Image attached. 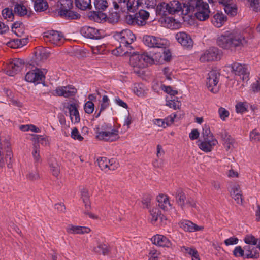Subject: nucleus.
I'll list each match as a JSON object with an SVG mask.
<instances>
[{
    "label": "nucleus",
    "instance_id": "f257e3e1",
    "mask_svg": "<svg viewBox=\"0 0 260 260\" xmlns=\"http://www.w3.org/2000/svg\"><path fill=\"white\" fill-rule=\"evenodd\" d=\"M193 12L198 20L205 21L209 18L211 11L204 0H189L183 4L182 14L191 15Z\"/></svg>",
    "mask_w": 260,
    "mask_h": 260
},
{
    "label": "nucleus",
    "instance_id": "f03ea898",
    "mask_svg": "<svg viewBox=\"0 0 260 260\" xmlns=\"http://www.w3.org/2000/svg\"><path fill=\"white\" fill-rule=\"evenodd\" d=\"M119 45L112 50V54L116 56H121L133 50L132 44L136 40L134 34L129 29H124L120 32H116L114 35Z\"/></svg>",
    "mask_w": 260,
    "mask_h": 260
},
{
    "label": "nucleus",
    "instance_id": "7ed1b4c3",
    "mask_svg": "<svg viewBox=\"0 0 260 260\" xmlns=\"http://www.w3.org/2000/svg\"><path fill=\"white\" fill-rule=\"evenodd\" d=\"M246 42L244 37L234 30L224 32L217 40V45L226 50H232L236 47L243 46Z\"/></svg>",
    "mask_w": 260,
    "mask_h": 260
},
{
    "label": "nucleus",
    "instance_id": "20e7f679",
    "mask_svg": "<svg viewBox=\"0 0 260 260\" xmlns=\"http://www.w3.org/2000/svg\"><path fill=\"white\" fill-rule=\"evenodd\" d=\"M95 138L104 142H114L119 138V131L110 124H104L95 130Z\"/></svg>",
    "mask_w": 260,
    "mask_h": 260
},
{
    "label": "nucleus",
    "instance_id": "39448f33",
    "mask_svg": "<svg viewBox=\"0 0 260 260\" xmlns=\"http://www.w3.org/2000/svg\"><path fill=\"white\" fill-rule=\"evenodd\" d=\"M183 6L177 1H173L169 3H162L158 4L156 7V12L159 16H166L167 13L174 14L181 10Z\"/></svg>",
    "mask_w": 260,
    "mask_h": 260
},
{
    "label": "nucleus",
    "instance_id": "423d86ee",
    "mask_svg": "<svg viewBox=\"0 0 260 260\" xmlns=\"http://www.w3.org/2000/svg\"><path fill=\"white\" fill-rule=\"evenodd\" d=\"M154 60L147 53L135 54L130 58V63L134 68H143L148 64H153Z\"/></svg>",
    "mask_w": 260,
    "mask_h": 260
},
{
    "label": "nucleus",
    "instance_id": "0eeeda50",
    "mask_svg": "<svg viewBox=\"0 0 260 260\" xmlns=\"http://www.w3.org/2000/svg\"><path fill=\"white\" fill-rule=\"evenodd\" d=\"M144 44L150 48L166 49L169 45L168 40L153 36L145 35L143 37Z\"/></svg>",
    "mask_w": 260,
    "mask_h": 260
},
{
    "label": "nucleus",
    "instance_id": "6e6552de",
    "mask_svg": "<svg viewBox=\"0 0 260 260\" xmlns=\"http://www.w3.org/2000/svg\"><path fill=\"white\" fill-rule=\"evenodd\" d=\"M47 72L46 69L36 68L31 71L28 72L25 75V80L26 81L33 83L35 85L40 84L44 81L45 75Z\"/></svg>",
    "mask_w": 260,
    "mask_h": 260
},
{
    "label": "nucleus",
    "instance_id": "1a4fd4ad",
    "mask_svg": "<svg viewBox=\"0 0 260 260\" xmlns=\"http://www.w3.org/2000/svg\"><path fill=\"white\" fill-rule=\"evenodd\" d=\"M231 72L236 76H238L244 81L249 79V72L247 66L239 62H233L230 65Z\"/></svg>",
    "mask_w": 260,
    "mask_h": 260
},
{
    "label": "nucleus",
    "instance_id": "9d476101",
    "mask_svg": "<svg viewBox=\"0 0 260 260\" xmlns=\"http://www.w3.org/2000/svg\"><path fill=\"white\" fill-rule=\"evenodd\" d=\"M44 41L55 45L60 46L64 41L62 34L56 30H48L45 32L43 36Z\"/></svg>",
    "mask_w": 260,
    "mask_h": 260
},
{
    "label": "nucleus",
    "instance_id": "9b49d317",
    "mask_svg": "<svg viewBox=\"0 0 260 260\" xmlns=\"http://www.w3.org/2000/svg\"><path fill=\"white\" fill-rule=\"evenodd\" d=\"M221 57L220 52L216 47H210L204 51L200 56L201 62H209L216 61L220 59Z\"/></svg>",
    "mask_w": 260,
    "mask_h": 260
},
{
    "label": "nucleus",
    "instance_id": "f8f14e48",
    "mask_svg": "<svg viewBox=\"0 0 260 260\" xmlns=\"http://www.w3.org/2000/svg\"><path fill=\"white\" fill-rule=\"evenodd\" d=\"M218 143V140L214 136H209L208 138L199 140L198 146L202 151L208 153L211 152Z\"/></svg>",
    "mask_w": 260,
    "mask_h": 260
},
{
    "label": "nucleus",
    "instance_id": "ddd939ff",
    "mask_svg": "<svg viewBox=\"0 0 260 260\" xmlns=\"http://www.w3.org/2000/svg\"><path fill=\"white\" fill-rule=\"evenodd\" d=\"M219 74L215 70L210 71L208 74L207 79V87L209 91L213 93H216L219 91L217 85L219 79Z\"/></svg>",
    "mask_w": 260,
    "mask_h": 260
},
{
    "label": "nucleus",
    "instance_id": "4468645a",
    "mask_svg": "<svg viewBox=\"0 0 260 260\" xmlns=\"http://www.w3.org/2000/svg\"><path fill=\"white\" fill-rule=\"evenodd\" d=\"M219 136L222 141V144L228 152H231L235 148L236 144L235 140L225 130H222Z\"/></svg>",
    "mask_w": 260,
    "mask_h": 260
},
{
    "label": "nucleus",
    "instance_id": "2eb2a0df",
    "mask_svg": "<svg viewBox=\"0 0 260 260\" xmlns=\"http://www.w3.org/2000/svg\"><path fill=\"white\" fill-rule=\"evenodd\" d=\"M24 62L19 58L14 59L7 66L6 74L13 76L17 72L21 71L23 67Z\"/></svg>",
    "mask_w": 260,
    "mask_h": 260
},
{
    "label": "nucleus",
    "instance_id": "dca6fc26",
    "mask_svg": "<svg viewBox=\"0 0 260 260\" xmlns=\"http://www.w3.org/2000/svg\"><path fill=\"white\" fill-rule=\"evenodd\" d=\"M76 92V89L72 85L59 86L54 91L53 95L68 98L74 95Z\"/></svg>",
    "mask_w": 260,
    "mask_h": 260
},
{
    "label": "nucleus",
    "instance_id": "f3484780",
    "mask_svg": "<svg viewBox=\"0 0 260 260\" xmlns=\"http://www.w3.org/2000/svg\"><path fill=\"white\" fill-rule=\"evenodd\" d=\"M246 259H257L260 256V241L256 245H245Z\"/></svg>",
    "mask_w": 260,
    "mask_h": 260
},
{
    "label": "nucleus",
    "instance_id": "a211bd4d",
    "mask_svg": "<svg viewBox=\"0 0 260 260\" xmlns=\"http://www.w3.org/2000/svg\"><path fill=\"white\" fill-rule=\"evenodd\" d=\"M176 39L182 46L187 48H191L193 41L190 36L185 32H179L176 34Z\"/></svg>",
    "mask_w": 260,
    "mask_h": 260
},
{
    "label": "nucleus",
    "instance_id": "6ab92c4d",
    "mask_svg": "<svg viewBox=\"0 0 260 260\" xmlns=\"http://www.w3.org/2000/svg\"><path fill=\"white\" fill-rule=\"evenodd\" d=\"M179 226L185 232H194L202 231L204 227L198 226L192 222L188 220H182L179 222Z\"/></svg>",
    "mask_w": 260,
    "mask_h": 260
},
{
    "label": "nucleus",
    "instance_id": "aec40b11",
    "mask_svg": "<svg viewBox=\"0 0 260 260\" xmlns=\"http://www.w3.org/2000/svg\"><path fill=\"white\" fill-rule=\"evenodd\" d=\"M80 32L83 36L87 38L91 39H99L101 38L99 30L94 27L84 26L81 29Z\"/></svg>",
    "mask_w": 260,
    "mask_h": 260
},
{
    "label": "nucleus",
    "instance_id": "412c9836",
    "mask_svg": "<svg viewBox=\"0 0 260 260\" xmlns=\"http://www.w3.org/2000/svg\"><path fill=\"white\" fill-rule=\"evenodd\" d=\"M219 3L223 5L224 11L228 15L234 16L237 14V7L232 0H219Z\"/></svg>",
    "mask_w": 260,
    "mask_h": 260
},
{
    "label": "nucleus",
    "instance_id": "4be33fe9",
    "mask_svg": "<svg viewBox=\"0 0 260 260\" xmlns=\"http://www.w3.org/2000/svg\"><path fill=\"white\" fill-rule=\"evenodd\" d=\"M151 241L153 244L160 247H169L171 245L170 240L162 235L157 234L153 236L151 238Z\"/></svg>",
    "mask_w": 260,
    "mask_h": 260
},
{
    "label": "nucleus",
    "instance_id": "5701e85b",
    "mask_svg": "<svg viewBox=\"0 0 260 260\" xmlns=\"http://www.w3.org/2000/svg\"><path fill=\"white\" fill-rule=\"evenodd\" d=\"M57 5L58 15L61 16L72 9L73 2L72 0H59Z\"/></svg>",
    "mask_w": 260,
    "mask_h": 260
},
{
    "label": "nucleus",
    "instance_id": "b1692460",
    "mask_svg": "<svg viewBox=\"0 0 260 260\" xmlns=\"http://www.w3.org/2000/svg\"><path fill=\"white\" fill-rule=\"evenodd\" d=\"M12 156V152L9 149L6 150L5 154L0 150V167H3L6 164L8 168H11Z\"/></svg>",
    "mask_w": 260,
    "mask_h": 260
},
{
    "label": "nucleus",
    "instance_id": "393cba45",
    "mask_svg": "<svg viewBox=\"0 0 260 260\" xmlns=\"http://www.w3.org/2000/svg\"><path fill=\"white\" fill-rule=\"evenodd\" d=\"M66 231L70 234H83L85 233H89L90 231V229L86 226L69 224L66 228Z\"/></svg>",
    "mask_w": 260,
    "mask_h": 260
},
{
    "label": "nucleus",
    "instance_id": "a878e982",
    "mask_svg": "<svg viewBox=\"0 0 260 260\" xmlns=\"http://www.w3.org/2000/svg\"><path fill=\"white\" fill-rule=\"evenodd\" d=\"M176 201L178 204L182 208H183L186 205H189L190 206H194L195 205V203L193 200L192 201H185L186 197L185 193L182 191V189H179L177 190L176 193Z\"/></svg>",
    "mask_w": 260,
    "mask_h": 260
},
{
    "label": "nucleus",
    "instance_id": "bb28decb",
    "mask_svg": "<svg viewBox=\"0 0 260 260\" xmlns=\"http://www.w3.org/2000/svg\"><path fill=\"white\" fill-rule=\"evenodd\" d=\"M149 16V13L143 9H140L135 14L136 25L143 26L146 23V20Z\"/></svg>",
    "mask_w": 260,
    "mask_h": 260
},
{
    "label": "nucleus",
    "instance_id": "cd10ccee",
    "mask_svg": "<svg viewBox=\"0 0 260 260\" xmlns=\"http://www.w3.org/2000/svg\"><path fill=\"white\" fill-rule=\"evenodd\" d=\"M159 207L164 211H168L171 208V204L169 197L166 194H159L157 197Z\"/></svg>",
    "mask_w": 260,
    "mask_h": 260
},
{
    "label": "nucleus",
    "instance_id": "c85d7f7f",
    "mask_svg": "<svg viewBox=\"0 0 260 260\" xmlns=\"http://www.w3.org/2000/svg\"><path fill=\"white\" fill-rule=\"evenodd\" d=\"M226 21V16L222 13L219 12L214 14L211 20L212 24L218 28L223 26Z\"/></svg>",
    "mask_w": 260,
    "mask_h": 260
},
{
    "label": "nucleus",
    "instance_id": "c756f323",
    "mask_svg": "<svg viewBox=\"0 0 260 260\" xmlns=\"http://www.w3.org/2000/svg\"><path fill=\"white\" fill-rule=\"evenodd\" d=\"M31 154L35 166L41 164L42 159L40 155V147L38 143L34 144Z\"/></svg>",
    "mask_w": 260,
    "mask_h": 260
},
{
    "label": "nucleus",
    "instance_id": "7c9ffc66",
    "mask_svg": "<svg viewBox=\"0 0 260 260\" xmlns=\"http://www.w3.org/2000/svg\"><path fill=\"white\" fill-rule=\"evenodd\" d=\"M70 117L72 123H78L80 120V116L77 108L75 104H71L68 106Z\"/></svg>",
    "mask_w": 260,
    "mask_h": 260
},
{
    "label": "nucleus",
    "instance_id": "2f4dec72",
    "mask_svg": "<svg viewBox=\"0 0 260 260\" xmlns=\"http://www.w3.org/2000/svg\"><path fill=\"white\" fill-rule=\"evenodd\" d=\"M232 197L238 204L242 203V193L240 187L238 185H234L232 187L231 191Z\"/></svg>",
    "mask_w": 260,
    "mask_h": 260
},
{
    "label": "nucleus",
    "instance_id": "473e14b6",
    "mask_svg": "<svg viewBox=\"0 0 260 260\" xmlns=\"http://www.w3.org/2000/svg\"><path fill=\"white\" fill-rule=\"evenodd\" d=\"M34 3V9L37 12H42L48 8V3L44 0H32Z\"/></svg>",
    "mask_w": 260,
    "mask_h": 260
},
{
    "label": "nucleus",
    "instance_id": "72a5a7b5",
    "mask_svg": "<svg viewBox=\"0 0 260 260\" xmlns=\"http://www.w3.org/2000/svg\"><path fill=\"white\" fill-rule=\"evenodd\" d=\"M36 56L39 58L40 60L43 61L47 59L49 56L50 53L46 48L39 47L35 52Z\"/></svg>",
    "mask_w": 260,
    "mask_h": 260
},
{
    "label": "nucleus",
    "instance_id": "f704fd0d",
    "mask_svg": "<svg viewBox=\"0 0 260 260\" xmlns=\"http://www.w3.org/2000/svg\"><path fill=\"white\" fill-rule=\"evenodd\" d=\"M49 166L53 175L58 176L60 173V168L55 159H51L49 161Z\"/></svg>",
    "mask_w": 260,
    "mask_h": 260
},
{
    "label": "nucleus",
    "instance_id": "c9c22d12",
    "mask_svg": "<svg viewBox=\"0 0 260 260\" xmlns=\"http://www.w3.org/2000/svg\"><path fill=\"white\" fill-rule=\"evenodd\" d=\"M14 12L19 16H23L27 15L28 9L25 6L17 4L14 6Z\"/></svg>",
    "mask_w": 260,
    "mask_h": 260
},
{
    "label": "nucleus",
    "instance_id": "e433bc0d",
    "mask_svg": "<svg viewBox=\"0 0 260 260\" xmlns=\"http://www.w3.org/2000/svg\"><path fill=\"white\" fill-rule=\"evenodd\" d=\"M127 0H113V4L115 9H120L122 12L127 10Z\"/></svg>",
    "mask_w": 260,
    "mask_h": 260
},
{
    "label": "nucleus",
    "instance_id": "4c0bfd02",
    "mask_svg": "<svg viewBox=\"0 0 260 260\" xmlns=\"http://www.w3.org/2000/svg\"><path fill=\"white\" fill-rule=\"evenodd\" d=\"M150 219L152 224L155 223L159 217L161 216V212L157 207H154L150 210Z\"/></svg>",
    "mask_w": 260,
    "mask_h": 260
},
{
    "label": "nucleus",
    "instance_id": "58836bf2",
    "mask_svg": "<svg viewBox=\"0 0 260 260\" xmlns=\"http://www.w3.org/2000/svg\"><path fill=\"white\" fill-rule=\"evenodd\" d=\"M76 6L81 10H85L91 7V0H76Z\"/></svg>",
    "mask_w": 260,
    "mask_h": 260
},
{
    "label": "nucleus",
    "instance_id": "ea45409f",
    "mask_svg": "<svg viewBox=\"0 0 260 260\" xmlns=\"http://www.w3.org/2000/svg\"><path fill=\"white\" fill-rule=\"evenodd\" d=\"M233 254L236 257L246 258L245 246L242 248L241 246H236L233 251Z\"/></svg>",
    "mask_w": 260,
    "mask_h": 260
},
{
    "label": "nucleus",
    "instance_id": "a19ab883",
    "mask_svg": "<svg viewBox=\"0 0 260 260\" xmlns=\"http://www.w3.org/2000/svg\"><path fill=\"white\" fill-rule=\"evenodd\" d=\"M142 8H153L156 5V0H138Z\"/></svg>",
    "mask_w": 260,
    "mask_h": 260
},
{
    "label": "nucleus",
    "instance_id": "79ce46f5",
    "mask_svg": "<svg viewBox=\"0 0 260 260\" xmlns=\"http://www.w3.org/2000/svg\"><path fill=\"white\" fill-rule=\"evenodd\" d=\"M243 241L246 244H247V245H256L259 242L258 239L256 238L252 234L246 235L244 237Z\"/></svg>",
    "mask_w": 260,
    "mask_h": 260
},
{
    "label": "nucleus",
    "instance_id": "37998d69",
    "mask_svg": "<svg viewBox=\"0 0 260 260\" xmlns=\"http://www.w3.org/2000/svg\"><path fill=\"white\" fill-rule=\"evenodd\" d=\"M93 250L96 253L104 255H106L109 253L107 246L103 243L99 244L96 247L94 248Z\"/></svg>",
    "mask_w": 260,
    "mask_h": 260
},
{
    "label": "nucleus",
    "instance_id": "c03bdc74",
    "mask_svg": "<svg viewBox=\"0 0 260 260\" xmlns=\"http://www.w3.org/2000/svg\"><path fill=\"white\" fill-rule=\"evenodd\" d=\"M126 6H127V10L131 12H134L140 7L138 0H128Z\"/></svg>",
    "mask_w": 260,
    "mask_h": 260
},
{
    "label": "nucleus",
    "instance_id": "a18cd8bd",
    "mask_svg": "<svg viewBox=\"0 0 260 260\" xmlns=\"http://www.w3.org/2000/svg\"><path fill=\"white\" fill-rule=\"evenodd\" d=\"M110 159L105 157H100L97 159L99 167L102 170L107 171L108 165L109 164Z\"/></svg>",
    "mask_w": 260,
    "mask_h": 260
},
{
    "label": "nucleus",
    "instance_id": "49530a36",
    "mask_svg": "<svg viewBox=\"0 0 260 260\" xmlns=\"http://www.w3.org/2000/svg\"><path fill=\"white\" fill-rule=\"evenodd\" d=\"M3 18L8 21H12L14 19V14L12 9L6 8L2 11Z\"/></svg>",
    "mask_w": 260,
    "mask_h": 260
},
{
    "label": "nucleus",
    "instance_id": "de8ad7c7",
    "mask_svg": "<svg viewBox=\"0 0 260 260\" xmlns=\"http://www.w3.org/2000/svg\"><path fill=\"white\" fill-rule=\"evenodd\" d=\"M248 103L247 102H238L235 106L236 111L237 113H243L247 111Z\"/></svg>",
    "mask_w": 260,
    "mask_h": 260
},
{
    "label": "nucleus",
    "instance_id": "09e8293b",
    "mask_svg": "<svg viewBox=\"0 0 260 260\" xmlns=\"http://www.w3.org/2000/svg\"><path fill=\"white\" fill-rule=\"evenodd\" d=\"M249 139L252 142H260V133L256 129L251 131L249 133Z\"/></svg>",
    "mask_w": 260,
    "mask_h": 260
},
{
    "label": "nucleus",
    "instance_id": "8fccbe9b",
    "mask_svg": "<svg viewBox=\"0 0 260 260\" xmlns=\"http://www.w3.org/2000/svg\"><path fill=\"white\" fill-rule=\"evenodd\" d=\"M94 4L95 8L98 10H104L108 7L106 0H95Z\"/></svg>",
    "mask_w": 260,
    "mask_h": 260
},
{
    "label": "nucleus",
    "instance_id": "3c124183",
    "mask_svg": "<svg viewBox=\"0 0 260 260\" xmlns=\"http://www.w3.org/2000/svg\"><path fill=\"white\" fill-rule=\"evenodd\" d=\"M7 45L12 48H17L23 46L22 41L19 39H14L7 43Z\"/></svg>",
    "mask_w": 260,
    "mask_h": 260
},
{
    "label": "nucleus",
    "instance_id": "603ef678",
    "mask_svg": "<svg viewBox=\"0 0 260 260\" xmlns=\"http://www.w3.org/2000/svg\"><path fill=\"white\" fill-rule=\"evenodd\" d=\"M110 105V100L107 95H104L102 97L100 104L101 111H103Z\"/></svg>",
    "mask_w": 260,
    "mask_h": 260
},
{
    "label": "nucleus",
    "instance_id": "864d4df0",
    "mask_svg": "<svg viewBox=\"0 0 260 260\" xmlns=\"http://www.w3.org/2000/svg\"><path fill=\"white\" fill-rule=\"evenodd\" d=\"M84 110L86 113L91 114L94 110V104L90 101L86 102L84 106Z\"/></svg>",
    "mask_w": 260,
    "mask_h": 260
},
{
    "label": "nucleus",
    "instance_id": "5fc2aeb1",
    "mask_svg": "<svg viewBox=\"0 0 260 260\" xmlns=\"http://www.w3.org/2000/svg\"><path fill=\"white\" fill-rule=\"evenodd\" d=\"M166 105L171 108L175 110L179 109L181 106V103L175 99H171L167 101Z\"/></svg>",
    "mask_w": 260,
    "mask_h": 260
},
{
    "label": "nucleus",
    "instance_id": "6e6d98bb",
    "mask_svg": "<svg viewBox=\"0 0 260 260\" xmlns=\"http://www.w3.org/2000/svg\"><path fill=\"white\" fill-rule=\"evenodd\" d=\"M61 16L64 17L68 19H77L80 17V15L76 12L70 10L66 13V14Z\"/></svg>",
    "mask_w": 260,
    "mask_h": 260
},
{
    "label": "nucleus",
    "instance_id": "4d7b16f0",
    "mask_svg": "<svg viewBox=\"0 0 260 260\" xmlns=\"http://www.w3.org/2000/svg\"><path fill=\"white\" fill-rule=\"evenodd\" d=\"M85 204V211L84 212V214H86L89 216V217L92 219H97L98 217L92 214V213L89 212V209H90V202L89 200L87 201L86 202H83Z\"/></svg>",
    "mask_w": 260,
    "mask_h": 260
},
{
    "label": "nucleus",
    "instance_id": "13d9d810",
    "mask_svg": "<svg viewBox=\"0 0 260 260\" xmlns=\"http://www.w3.org/2000/svg\"><path fill=\"white\" fill-rule=\"evenodd\" d=\"M202 135L203 136V139L205 138H208L209 136H214L211 132L209 126L207 125H204L203 126Z\"/></svg>",
    "mask_w": 260,
    "mask_h": 260
},
{
    "label": "nucleus",
    "instance_id": "bf43d9fd",
    "mask_svg": "<svg viewBox=\"0 0 260 260\" xmlns=\"http://www.w3.org/2000/svg\"><path fill=\"white\" fill-rule=\"evenodd\" d=\"M133 90L139 96H142L144 93V90L141 87V85L138 84H134Z\"/></svg>",
    "mask_w": 260,
    "mask_h": 260
},
{
    "label": "nucleus",
    "instance_id": "052dcab7",
    "mask_svg": "<svg viewBox=\"0 0 260 260\" xmlns=\"http://www.w3.org/2000/svg\"><path fill=\"white\" fill-rule=\"evenodd\" d=\"M218 112L220 118L223 121L229 116V112L224 108H219Z\"/></svg>",
    "mask_w": 260,
    "mask_h": 260
},
{
    "label": "nucleus",
    "instance_id": "680f3d73",
    "mask_svg": "<svg viewBox=\"0 0 260 260\" xmlns=\"http://www.w3.org/2000/svg\"><path fill=\"white\" fill-rule=\"evenodd\" d=\"M239 242L238 238L233 236L224 240V242L226 246H230L237 244Z\"/></svg>",
    "mask_w": 260,
    "mask_h": 260
},
{
    "label": "nucleus",
    "instance_id": "e2e57ef3",
    "mask_svg": "<svg viewBox=\"0 0 260 260\" xmlns=\"http://www.w3.org/2000/svg\"><path fill=\"white\" fill-rule=\"evenodd\" d=\"M161 89L166 93L170 94L171 95H175L178 93V91L173 90L170 86H165L164 85L161 86Z\"/></svg>",
    "mask_w": 260,
    "mask_h": 260
},
{
    "label": "nucleus",
    "instance_id": "0e129e2a",
    "mask_svg": "<svg viewBox=\"0 0 260 260\" xmlns=\"http://www.w3.org/2000/svg\"><path fill=\"white\" fill-rule=\"evenodd\" d=\"M26 176L27 179L31 181L37 180L39 178V175L37 170L29 171Z\"/></svg>",
    "mask_w": 260,
    "mask_h": 260
},
{
    "label": "nucleus",
    "instance_id": "69168bd1",
    "mask_svg": "<svg viewBox=\"0 0 260 260\" xmlns=\"http://www.w3.org/2000/svg\"><path fill=\"white\" fill-rule=\"evenodd\" d=\"M71 136L73 139L79 141H82L83 139V137L80 134L77 128H74L72 131Z\"/></svg>",
    "mask_w": 260,
    "mask_h": 260
},
{
    "label": "nucleus",
    "instance_id": "338daca9",
    "mask_svg": "<svg viewBox=\"0 0 260 260\" xmlns=\"http://www.w3.org/2000/svg\"><path fill=\"white\" fill-rule=\"evenodd\" d=\"M251 7L255 11L260 10V0H248Z\"/></svg>",
    "mask_w": 260,
    "mask_h": 260
},
{
    "label": "nucleus",
    "instance_id": "774afa93",
    "mask_svg": "<svg viewBox=\"0 0 260 260\" xmlns=\"http://www.w3.org/2000/svg\"><path fill=\"white\" fill-rule=\"evenodd\" d=\"M251 90L254 92H260V78L251 85Z\"/></svg>",
    "mask_w": 260,
    "mask_h": 260
}]
</instances>
